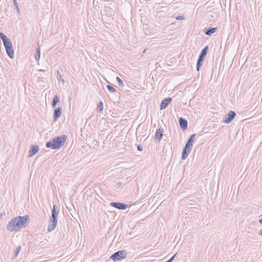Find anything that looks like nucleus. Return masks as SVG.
<instances>
[{
  "mask_svg": "<svg viewBox=\"0 0 262 262\" xmlns=\"http://www.w3.org/2000/svg\"><path fill=\"white\" fill-rule=\"evenodd\" d=\"M126 257V252L124 250H120L112 254L111 258L114 261L120 260Z\"/></svg>",
  "mask_w": 262,
  "mask_h": 262,
  "instance_id": "nucleus-6",
  "label": "nucleus"
},
{
  "mask_svg": "<svg viewBox=\"0 0 262 262\" xmlns=\"http://www.w3.org/2000/svg\"><path fill=\"white\" fill-rule=\"evenodd\" d=\"M208 47L206 46L202 51L196 63V69L199 71L202 65V62L204 61L205 56L207 55Z\"/></svg>",
  "mask_w": 262,
  "mask_h": 262,
  "instance_id": "nucleus-5",
  "label": "nucleus"
},
{
  "mask_svg": "<svg viewBox=\"0 0 262 262\" xmlns=\"http://www.w3.org/2000/svg\"><path fill=\"white\" fill-rule=\"evenodd\" d=\"M116 80H117L119 86H123V85H124L123 82L120 78H119V77H117Z\"/></svg>",
  "mask_w": 262,
  "mask_h": 262,
  "instance_id": "nucleus-22",
  "label": "nucleus"
},
{
  "mask_svg": "<svg viewBox=\"0 0 262 262\" xmlns=\"http://www.w3.org/2000/svg\"><path fill=\"white\" fill-rule=\"evenodd\" d=\"M259 234L261 235H262V229L260 230V233H259Z\"/></svg>",
  "mask_w": 262,
  "mask_h": 262,
  "instance_id": "nucleus-29",
  "label": "nucleus"
},
{
  "mask_svg": "<svg viewBox=\"0 0 262 262\" xmlns=\"http://www.w3.org/2000/svg\"><path fill=\"white\" fill-rule=\"evenodd\" d=\"M76 1H79V2H81V0H76Z\"/></svg>",
  "mask_w": 262,
  "mask_h": 262,
  "instance_id": "nucleus-31",
  "label": "nucleus"
},
{
  "mask_svg": "<svg viewBox=\"0 0 262 262\" xmlns=\"http://www.w3.org/2000/svg\"><path fill=\"white\" fill-rule=\"evenodd\" d=\"M13 4H14V6L15 7V8L16 9L17 12L18 13H20V10H19V8L18 7V5L17 1L16 0H13Z\"/></svg>",
  "mask_w": 262,
  "mask_h": 262,
  "instance_id": "nucleus-20",
  "label": "nucleus"
},
{
  "mask_svg": "<svg viewBox=\"0 0 262 262\" xmlns=\"http://www.w3.org/2000/svg\"><path fill=\"white\" fill-rule=\"evenodd\" d=\"M111 205L120 210H125L128 207L127 205L120 202H112Z\"/></svg>",
  "mask_w": 262,
  "mask_h": 262,
  "instance_id": "nucleus-9",
  "label": "nucleus"
},
{
  "mask_svg": "<svg viewBox=\"0 0 262 262\" xmlns=\"http://www.w3.org/2000/svg\"><path fill=\"white\" fill-rule=\"evenodd\" d=\"M0 38L2 39L4 45L7 43L11 41L9 38H8L3 33H0Z\"/></svg>",
  "mask_w": 262,
  "mask_h": 262,
  "instance_id": "nucleus-15",
  "label": "nucleus"
},
{
  "mask_svg": "<svg viewBox=\"0 0 262 262\" xmlns=\"http://www.w3.org/2000/svg\"><path fill=\"white\" fill-rule=\"evenodd\" d=\"M67 136L62 135L56 137L46 143V147L52 149H57L62 147L67 140Z\"/></svg>",
  "mask_w": 262,
  "mask_h": 262,
  "instance_id": "nucleus-2",
  "label": "nucleus"
},
{
  "mask_svg": "<svg viewBox=\"0 0 262 262\" xmlns=\"http://www.w3.org/2000/svg\"><path fill=\"white\" fill-rule=\"evenodd\" d=\"M34 57H35V59L37 61H38L39 59H40V48L39 47H38L36 49V53L35 54Z\"/></svg>",
  "mask_w": 262,
  "mask_h": 262,
  "instance_id": "nucleus-17",
  "label": "nucleus"
},
{
  "mask_svg": "<svg viewBox=\"0 0 262 262\" xmlns=\"http://www.w3.org/2000/svg\"><path fill=\"white\" fill-rule=\"evenodd\" d=\"M216 30V28H209L205 31V34L207 35H211L214 33Z\"/></svg>",
  "mask_w": 262,
  "mask_h": 262,
  "instance_id": "nucleus-16",
  "label": "nucleus"
},
{
  "mask_svg": "<svg viewBox=\"0 0 262 262\" xmlns=\"http://www.w3.org/2000/svg\"><path fill=\"white\" fill-rule=\"evenodd\" d=\"M58 214V213L56 212V206L54 205L52 210L51 215L52 219L51 220V223L48 226V230L49 231H51L55 228L57 223Z\"/></svg>",
  "mask_w": 262,
  "mask_h": 262,
  "instance_id": "nucleus-4",
  "label": "nucleus"
},
{
  "mask_svg": "<svg viewBox=\"0 0 262 262\" xmlns=\"http://www.w3.org/2000/svg\"><path fill=\"white\" fill-rule=\"evenodd\" d=\"M107 88L108 89L109 91H110L112 93H114V92H116L115 89L114 88H113L112 86H111V85H107Z\"/></svg>",
  "mask_w": 262,
  "mask_h": 262,
  "instance_id": "nucleus-23",
  "label": "nucleus"
},
{
  "mask_svg": "<svg viewBox=\"0 0 262 262\" xmlns=\"http://www.w3.org/2000/svg\"><path fill=\"white\" fill-rule=\"evenodd\" d=\"M21 246H18L16 249V250L15 251V255H14V258H15L17 256V255L18 254L19 252H20V250H21Z\"/></svg>",
  "mask_w": 262,
  "mask_h": 262,
  "instance_id": "nucleus-21",
  "label": "nucleus"
},
{
  "mask_svg": "<svg viewBox=\"0 0 262 262\" xmlns=\"http://www.w3.org/2000/svg\"><path fill=\"white\" fill-rule=\"evenodd\" d=\"M62 81L63 83L64 82V80L63 79H62Z\"/></svg>",
  "mask_w": 262,
  "mask_h": 262,
  "instance_id": "nucleus-30",
  "label": "nucleus"
},
{
  "mask_svg": "<svg viewBox=\"0 0 262 262\" xmlns=\"http://www.w3.org/2000/svg\"><path fill=\"white\" fill-rule=\"evenodd\" d=\"M177 20H183L184 19V16H178L176 17Z\"/></svg>",
  "mask_w": 262,
  "mask_h": 262,
  "instance_id": "nucleus-24",
  "label": "nucleus"
},
{
  "mask_svg": "<svg viewBox=\"0 0 262 262\" xmlns=\"http://www.w3.org/2000/svg\"><path fill=\"white\" fill-rule=\"evenodd\" d=\"M137 149L139 151H142L143 150V148L142 147V146L140 145H138Z\"/></svg>",
  "mask_w": 262,
  "mask_h": 262,
  "instance_id": "nucleus-25",
  "label": "nucleus"
},
{
  "mask_svg": "<svg viewBox=\"0 0 262 262\" xmlns=\"http://www.w3.org/2000/svg\"><path fill=\"white\" fill-rule=\"evenodd\" d=\"M179 122L180 127L182 129L185 130L187 128L188 123L185 119L181 117L179 118Z\"/></svg>",
  "mask_w": 262,
  "mask_h": 262,
  "instance_id": "nucleus-13",
  "label": "nucleus"
},
{
  "mask_svg": "<svg viewBox=\"0 0 262 262\" xmlns=\"http://www.w3.org/2000/svg\"><path fill=\"white\" fill-rule=\"evenodd\" d=\"M259 222L260 224H262V219H260V220H259Z\"/></svg>",
  "mask_w": 262,
  "mask_h": 262,
  "instance_id": "nucleus-28",
  "label": "nucleus"
},
{
  "mask_svg": "<svg viewBox=\"0 0 262 262\" xmlns=\"http://www.w3.org/2000/svg\"><path fill=\"white\" fill-rule=\"evenodd\" d=\"M39 147L38 145H31L29 151V157H31L35 155L38 151Z\"/></svg>",
  "mask_w": 262,
  "mask_h": 262,
  "instance_id": "nucleus-12",
  "label": "nucleus"
},
{
  "mask_svg": "<svg viewBox=\"0 0 262 262\" xmlns=\"http://www.w3.org/2000/svg\"><path fill=\"white\" fill-rule=\"evenodd\" d=\"M7 55L10 58L14 57V50L11 41L4 45Z\"/></svg>",
  "mask_w": 262,
  "mask_h": 262,
  "instance_id": "nucleus-7",
  "label": "nucleus"
},
{
  "mask_svg": "<svg viewBox=\"0 0 262 262\" xmlns=\"http://www.w3.org/2000/svg\"><path fill=\"white\" fill-rule=\"evenodd\" d=\"M61 108L58 107L56 108L54 112V120L55 121L61 114Z\"/></svg>",
  "mask_w": 262,
  "mask_h": 262,
  "instance_id": "nucleus-14",
  "label": "nucleus"
},
{
  "mask_svg": "<svg viewBox=\"0 0 262 262\" xmlns=\"http://www.w3.org/2000/svg\"><path fill=\"white\" fill-rule=\"evenodd\" d=\"M59 101V97L56 95L54 96L53 99V101H52V105L53 107H55V106L56 105L57 103Z\"/></svg>",
  "mask_w": 262,
  "mask_h": 262,
  "instance_id": "nucleus-18",
  "label": "nucleus"
},
{
  "mask_svg": "<svg viewBox=\"0 0 262 262\" xmlns=\"http://www.w3.org/2000/svg\"><path fill=\"white\" fill-rule=\"evenodd\" d=\"M163 129L161 127L157 129L156 132L155 138L157 140L158 142H160L163 137Z\"/></svg>",
  "mask_w": 262,
  "mask_h": 262,
  "instance_id": "nucleus-11",
  "label": "nucleus"
},
{
  "mask_svg": "<svg viewBox=\"0 0 262 262\" xmlns=\"http://www.w3.org/2000/svg\"><path fill=\"white\" fill-rule=\"evenodd\" d=\"M177 255V253L175 254L173 256H172L169 259V260L170 261V262L172 261L173 260V259H174V257L176 256V255Z\"/></svg>",
  "mask_w": 262,
  "mask_h": 262,
  "instance_id": "nucleus-26",
  "label": "nucleus"
},
{
  "mask_svg": "<svg viewBox=\"0 0 262 262\" xmlns=\"http://www.w3.org/2000/svg\"><path fill=\"white\" fill-rule=\"evenodd\" d=\"M172 100L171 98L168 97L164 99L160 104V110H162L167 107L169 103L171 102Z\"/></svg>",
  "mask_w": 262,
  "mask_h": 262,
  "instance_id": "nucleus-10",
  "label": "nucleus"
},
{
  "mask_svg": "<svg viewBox=\"0 0 262 262\" xmlns=\"http://www.w3.org/2000/svg\"><path fill=\"white\" fill-rule=\"evenodd\" d=\"M195 134H192L189 138L185 147L182 151V159L185 160L190 152L193 147V142Z\"/></svg>",
  "mask_w": 262,
  "mask_h": 262,
  "instance_id": "nucleus-3",
  "label": "nucleus"
},
{
  "mask_svg": "<svg viewBox=\"0 0 262 262\" xmlns=\"http://www.w3.org/2000/svg\"><path fill=\"white\" fill-rule=\"evenodd\" d=\"M103 109V103L102 101H100L98 106H97V110L99 112H101L102 111Z\"/></svg>",
  "mask_w": 262,
  "mask_h": 262,
  "instance_id": "nucleus-19",
  "label": "nucleus"
},
{
  "mask_svg": "<svg viewBox=\"0 0 262 262\" xmlns=\"http://www.w3.org/2000/svg\"><path fill=\"white\" fill-rule=\"evenodd\" d=\"M236 116V113L234 111H230V112L224 117V119L223 122L226 124H228L231 122Z\"/></svg>",
  "mask_w": 262,
  "mask_h": 262,
  "instance_id": "nucleus-8",
  "label": "nucleus"
},
{
  "mask_svg": "<svg viewBox=\"0 0 262 262\" xmlns=\"http://www.w3.org/2000/svg\"><path fill=\"white\" fill-rule=\"evenodd\" d=\"M28 216H17L13 218L6 226L7 230L10 232L17 231L26 226Z\"/></svg>",
  "mask_w": 262,
  "mask_h": 262,
  "instance_id": "nucleus-1",
  "label": "nucleus"
},
{
  "mask_svg": "<svg viewBox=\"0 0 262 262\" xmlns=\"http://www.w3.org/2000/svg\"><path fill=\"white\" fill-rule=\"evenodd\" d=\"M57 78H58H58H59H59H61V75L60 74H59V72H58V75H57Z\"/></svg>",
  "mask_w": 262,
  "mask_h": 262,
  "instance_id": "nucleus-27",
  "label": "nucleus"
}]
</instances>
